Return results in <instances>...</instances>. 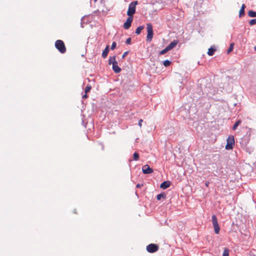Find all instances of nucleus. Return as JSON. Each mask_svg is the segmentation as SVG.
I'll list each match as a JSON object with an SVG mask.
<instances>
[{
	"mask_svg": "<svg viewBox=\"0 0 256 256\" xmlns=\"http://www.w3.org/2000/svg\"><path fill=\"white\" fill-rule=\"evenodd\" d=\"M143 122L142 120L140 119L139 122H138V125L140 127L142 126V122Z\"/></svg>",
	"mask_w": 256,
	"mask_h": 256,
	"instance_id": "30",
	"label": "nucleus"
},
{
	"mask_svg": "<svg viewBox=\"0 0 256 256\" xmlns=\"http://www.w3.org/2000/svg\"><path fill=\"white\" fill-rule=\"evenodd\" d=\"M212 222L214 228V232L216 234H218L220 232V226L218 224L216 217L215 215H212Z\"/></svg>",
	"mask_w": 256,
	"mask_h": 256,
	"instance_id": "5",
	"label": "nucleus"
},
{
	"mask_svg": "<svg viewBox=\"0 0 256 256\" xmlns=\"http://www.w3.org/2000/svg\"><path fill=\"white\" fill-rule=\"evenodd\" d=\"M244 10L240 8V14H239L240 17H241L242 16H244Z\"/></svg>",
	"mask_w": 256,
	"mask_h": 256,
	"instance_id": "26",
	"label": "nucleus"
},
{
	"mask_svg": "<svg viewBox=\"0 0 256 256\" xmlns=\"http://www.w3.org/2000/svg\"><path fill=\"white\" fill-rule=\"evenodd\" d=\"M234 46V43H232V44H230V47L228 48V50H227V53L228 54L230 52L233 50Z\"/></svg>",
	"mask_w": 256,
	"mask_h": 256,
	"instance_id": "18",
	"label": "nucleus"
},
{
	"mask_svg": "<svg viewBox=\"0 0 256 256\" xmlns=\"http://www.w3.org/2000/svg\"><path fill=\"white\" fill-rule=\"evenodd\" d=\"M112 70L116 74L120 72L121 68L118 66V62H114L112 64Z\"/></svg>",
	"mask_w": 256,
	"mask_h": 256,
	"instance_id": "9",
	"label": "nucleus"
},
{
	"mask_svg": "<svg viewBox=\"0 0 256 256\" xmlns=\"http://www.w3.org/2000/svg\"><path fill=\"white\" fill-rule=\"evenodd\" d=\"M146 29L148 32L146 40L148 42H150L152 41L153 37V30L152 25L150 24H147Z\"/></svg>",
	"mask_w": 256,
	"mask_h": 256,
	"instance_id": "3",
	"label": "nucleus"
},
{
	"mask_svg": "<svg viewBox=\"0 0 256 256\" xmlns=\"http://www.w3.org/2000/svg\"><path fill=\"white\" fill-rule=\"evenodd\" d=\"M128 54V52H124L122 56V58H125V57L126 56V55H127Z\"/></svg>",
	"mask_w": 256,
	"mask_h": 256,
	"instance_id": "29",
	"label": "nucleus"
},
{
	"mask_svg": "<svg viewBox=\"0 0 256 256\" xmlns=\"http://www.w3.org/2000/svg\"><path fill=\"white\" fill-rule=\"evenodd\" d=\"M254 50L256 51V46L254 47Z\"/></svg>",
	"mask_w": 256,
	"mask_h": 256,
	"instance_id": "36",
	"label": "nucleus"
},
{
	"mask_svg": "<svg viewBox=\"0 0 256 256\" xmlns=\"http://www.w3.org/2000/svg\"><path fill=\"white\" fill-rule=\"evenodd\" d=\"M126 43L128 44H131V38H128L126 42Z\"/></svg>",
	"mask_w": 256,
	"mask_h": 256,
	"instance_id": "28",
	"label": "nucleus"
},
{
	"mask_svg": "<svg viewBox=\"0 0 256 256\" xmlns=\"http://www.w3.org/2000/svg\"><path fill=\"white\" fill-rule=\"evenodd\" d=\"M91 86H89V85H87L85 88V90H84V92H85V93L87 94L88 92L90 90H91Z\"/></svg>",
	"mask_w": 256,
	"mask_h": 256,
	"instance_id": "23",
	"label": "nucleus"
},
{
	"mask_svg": "<svg viewBox=\"0 0 256 256\" xmlns=\"http://www.w3.org/2000/svg\"><path fill=\"white\" fill-rule=\"evenodd\" d=\"M87 97H88V96H87V94H86V93L85 94H84V96H82V98H86Z\"/></svg>",
	"mask_w": 256,
	"mask_h": 256,
	"instance_id": "32",
	"label": "nucleus"
},
{
	"mask_svg": "<svg viewBox=\"0 0 256 256\" xmlns=\"http://www.w3.org/2000/svg\"><path fill=\"white\" fill-rule=\"evenodd\" d=\"M178 44V41L177 40H174L168 46H166V47L168 48V50H170L174 48Z\"/></svg>",
	"mask_w": 256,
	"mask_h": 256,
	"instance_id": "10",
	"label": "nucleus"
},
{
	"mask_svg": "<svg viewBox=\"0 0 256 256\" xmlns=\"http://www.w3.org/2000/svg\"><path fill=\"white\" fill-rule=\"evenodd\" d=\"M171 64V62L169 60H165L163 62V64L166 66V67H167V66H168L170 64Z\"/></svg>",
	"mask_w": 256,
	"mask_h": 256,
	"instance_id": "19",
	"label": "nucleus"
},
{
	"mask_svg": "<svg viewBox=\"0 0 256 256\" xmlns=\"http://www.w3.org/2000/svg\"><path fill=\"white\" fill-rule=\"evenodd\" d=\"M206 186H208V182H206Z\"/></svg>",
	"mask_w": 256,
	"mask_h": 256,
	"instance_id": "34",
	"label": "nucleus"
},
{
	"mask_svg": "<svg viewBox=\"0 0 256 256\" xmlns=\"http://www.w3.org/2000/svg\"><path fill=\"white\" fill-rule=\"evenodd\" d=\"M139 158V154L137 152H134L133 154V160H138Z\"/></svg>",
	"mask_w": 256,
	"mask_h": 256,
	"instance_id": "22",
	"label": "nucleus"
},
{
	"mask_svg": "<svg viewBox=\"0 0 256 256\" xmlns=\"http://www.w3.org/2000/svg\"><path fill=\"white\" fill-rule=\"evenodd\" d=\"M137 4V1L132 2L130 4L128 10L127 12V15L128 16L133 17V15L136 12V6Z\"/></svg>",
	"mask_w": 256,
	"mask_h": 256,
	"instance_id": "1",
	"label": "nucleus"
},
{
	"mask_svg": "<svg viewBox=\"0 0 256 256\" xmlns=\"http://www.w3.org/2000/svg\"><path fill=\"white\" fill-rule=\"evenodd\" d=\"M142 170L144 174H149L153 172L152 169L148 164H146L142 166Z\"/></svg>",
	"mask_w": 256,
	"mask_h": 256,
	"instance_id": "8",
	"label": "nucleus"
},
{
	"mask_svg": "<svg viewBox=\"0 0 256 256\" xmlns=\"http://www.w3.org/2000/svg\"><path fill=\"white\" fill-rule=\"evenodd\" d=\"M132 20H133V17L128 16L127 18L126 22L124 24V26H123L125 30L128 29L131 26L132 22Z\"/></svg>",
	"mask_w": 256,
	"mask_h": 256,
	"instance_id": "7",
	"label": "nucleus"
},
{
	"mask_svg": "<svg viewBox=\"0 0 256 256\" xmlns=\"http://www.w3.org/2000/svg\"><path fill=\"white\" fill-rule=\"evenodd\" d=\"M241 122L242 121L240 120H238V121H236L232 126V130H236L237 127L239 126V124H241Z\"/></svg>",
	"mask_w": 256,
	"mask_h": 256,
	"instance_id": "17",
	"label": "nucleus"
},
{
	"mask_svg": "<svg viewBox=\"0 0 256 256\" xmlns=\"http://www.w3.org/2000/svg\"><path fill=\"white\" fill-rule=\"evenodd\" d=\"M98 0H94V2H96Z\"/></svg>",
	"mask_w": 256,
	"mask_h": 256,
	"instance_id": "37",
	"label": "nucleus"
},
{
	"mask_svg": "<svg viewBox=\"0 0 256 256\" xmlns=\"http://www.w3.org/2000/svg\"><path fill=\"white\" fill-rule=\"evenodd\" d=\"M108 52L109 46H107L102 52V57L103 58H106L108 56Z\"/></svg>",
	"mask_w": 256,
	"mask_h": 256,
	"instance_id": "12",
	"label": "nucleus"
},
{
	"mask_svg": "<svg viewBox=\"0 0 256 256\" xmlns=\"http://www.w3.org/2000/svg\"><path fill=\"white\" fill-rule=\"evenodd\" d=\"M227 143L226 146V149L227 150H232L234 144V139L233 136H230L226 140Z\"/></svg>",
	"mask_w": 256,
	"mask_h": 256,
	"instance_id": "4",
	"label": "nucleus"
},
{
	"mask_svg": "<svg viewBox=\"0 0 256 256\" xmlns=\"http://www.w3.org/2000/svg\"><path fill=\"white\" fill-rule=\"evenodd\" d=\"M242 42H246L245 39L243 38H242Z\"/></svg>",
	"mask_w": 256,
	"mask_h": 256,
	"instance_id": "35",
	"label": "nucleus"
},
{
	"mask_svg": "<svg viewBox=\"0 0 256 256\" xmlns=\"http://www.w3.org/2000/svg\"><path fill=\"white\" fill-rule=\"evenodd\" d=\"M249 24L251 26H252V25H254V24H256V19L251 20L250 21Z\"/></svg>",
	"mask_w": 256,
	"mask_h": 256,
	"instance_id": "24",
	"label": "nucleus"
},
{
	"mask_svg": "<svg viewBox=\"0 0 256 256\" xmlns=\"http://www.w3.org/2000/svg\"><path fill=\"white\" fill-rule=\"evenodd\" d=\"M164 197V194H160L157 195L156 198L158 200H160L162 198Z\"/></svg>",
	"mask_w": 256,
	"mask_h": 256,
	"instance_id": "25",
	"label": "nucleus"
},
{
	"mask_svg": "<svg viewBox=\"0 0 256 256\" xmlns=\"http://www.w3.org/2000/svg\"><path fill=\"white\" fill-rule=\"evenodd\" d=\"M144 26H139L138 27L136 30V34H140L142 30L144 29Z\"/></svg>",
	"mask_w": 256,
	"mask_h": 256,
	"instance_id": "15",
	"label": "nucleus"
},
{
	"mask_svg": "<svg viewBox=\"0 0 256 256\" xmlns=\"http://www.w3.org/2000/svg\"><path fill=\"white\" fill-rule=\"evenodd\" d=\"M158 250V246L156 244H150L146 246V250L148 252L153 253Z\"/></svg>",
	"mask_w": 256,
	"mask_h": 256,
	"instance_id": "6",
	"label": "nucleus"
},
{
	"mask_svg": "<svg viewBox=\"0 0 256 256\" xmlns=\"http://www.w3.org/2000/svg\"><path fill=\"white\" fill-rule=\"evenodd\" d=\"M55 46L62 54L64 53L66 51L64 44L62 40H57L55 42Z\"/></svg>",
	"mask_w": 256,
	"mask_h": 256,
	"instance_id": "2",
	"label": "nucleus"
},
{
	"mask_svg": "<svg viewBox=\"0 0 256 256\" xmlns=\"http://www.w3.org/2000/svg\"><path fill=\"white\" fill-rule=\"evenodd\" d=\"M116 42H112V46H111V48H110L111 50H114V49L116 48Z\"/></svg>",
	"mask_w": 256,
	"mask_h": 256,
	"instance_id": "27",
	"label": "nucleus"
},
{
	"mask_svg": "<svg viewBox=\"0 0 256 256\" xmlns=\"http://www.w3.org/2000/svg\"><path fill=\"white\" fill-rule=\"evenodd\" d=\"M168 48H167V47L166 46V48H164V50H161L160 52V55H162V54H166V52H167L168 51Z\"/></svg>",
	"mask_w": 256,
	"mask_h": 256,
	"instance_id": "20",
	"label": "nucleus"
},
{
	"mask_svg": "<svg viewBox=\"0 0 256 256\" xmlns=\"http://www.w3.org/2000/svg\"><path fill=\"white\" fill-rule=\"evenodd\" d=\"M216 51V49L214 48H212L211 47L210 48L208 52V55L212 56L214 54V52Z\"/></svg>",
	"mask_w": 256,
	"mask_h": 256,
	"instance_id": "14",
	"label": "nucleus"
},
{
	"mask_svg": "<svg viewBox=\"0 0 256 256\" xmlns=\"http://www.w3.org/2000/svg\"><path fill=\"white\" fill-rule=\"evenodd\" d=\"M248 16L251 18L256 17V12L253 10H250L248 12Z\"/></svg>",
	"mask_w": 256,
	"mask_h": 256,
	"instance_id": "16",
	"label": "nucleus"
},
{
	"mask_svg": "<svg viewBox=\"0 0 256 256\" xmlns=\"http://www.w3.org/2000/svg\"><path fill=\"white\" fill-rule=\"evenodd\" d=\"M245 8H246V6L244 5V4H242V7H241V9L244 10Z\"/></svg>",
	"mask_w": 256,
	"mask_h": 256,
	"instance_id": "31",
	"label": "nucleus"
},
{
	"mask_svg": "<svg viewBox=\"0 0 256 256\" xmlns=\"http://www.w3.org/2000/svg\"><path fill=\"white\" fill-rule=\"evenodd\" d=\"M136 186L137 188H140L141 186H140V184H136Z\"/></svg>",
	"mask_w": 256,
	"mask_h": 256,
	"instance_id": "33",
	"label": "nucleus"
},
{
	"mask_svg": "<svg viewBox=\"0 0 256 256\" xmlns=\"http://www.w3.org/2000/svg\"><path fill=\"white\" fill-rule=\"evenodd\" d=\"M114 62H117V61L116 60V56H110L108 60V64H113Z\"/></svg>",
	"mask_w": 256,
	"mask_h": 256,
	"instance_id": "13",
	"label": "nucleus"
},
{
	"mask_svg": "<svg viewBox=\"0 0 256 256\" xmlns=\"http://www.w3.org/2000/svg\"><path fill=\"white\" fill-rule=\"evenodd\" d=\"M170 181H165L162 182L160 186V188L164 190L168 188L170 186Z\"/></svg>",
	"mask_w": 256,
	"mask_h": 256,
	"instance_id": "11",
	"label": "nucleus"
},
{
	"mask_svg": "<svg viewBox=\"0 0 256 256\" xmlns=\"http://www.w3.org/2000/svg\"><path fill=\"white\" fill-rule=\"evenodd\" d=\"M222 256H229V250L228 249L226 248H225L224 250V252H223V254H222Z\"/></svg>",
	"mask_w": 256,
	"mask_h": 256,
	"instance_id": "21",
	"label": "nucleus"
}]
</instances>
